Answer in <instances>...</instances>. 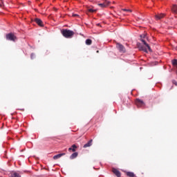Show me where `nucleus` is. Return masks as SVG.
I'll use <instances>...</instances> for the list:
<instances>
[{
	"instance_id": "nucleus-21",
	"label": "nucleus",
	"mask_w": 177,
	"mask_h": 177,
	"mask_svg": "<svg viewBox=\"0 0 177 177\" xmlns=\"http://www.w3.org/2000/svg\"><path fill=\"white\" fill-rule=\"evenodd\" d=\"M172 84H174V85H176V86H177L176 80H172Z\"/></svg>"
},
{
	"instance_id": "nucleus-3",
	"label": "nucleus",
	"mask_w": 177,
	"mask_h": 177,
	"mask_svg": "<svg viewBox=\"0 0 177 177\" xmlns=\"http://www.w3.org/2000/svg\"><path fill=\"white\" fill-rule=\"evenodd\" d=\"M6 38L8 41H12L15 42L17 38L13 35V33H8L6 35Z\"/></svg>"
},
{
	"instance_id": "nucleus-11",
	"label": "nucleus",
	"mask_w": 177,
	"mask_h": 177,
	"mask_svg": "<svg viewBox=\"0 0 177 177\" xmlns=\"http://www.w3.org/2000/svg\"><path fill=\"white\" fill-rule=\"evenodd\" d=\"M171 12H173V13H175L176 15L177 14V5H173L171 7Z\"/></svg>"
},
{
	"instance_id": "nucleus-26",
	"label": "nucleus",
	"mask_w": 177,
	"mask_h": 177,
	"mask_svg": "<svg viewBox=\"0 0 177 177\" xmlns=\"http://www.w3.org/2000/svg\"><path fill=\"white\" fill-rule=\"evenodd\" d=\"M97 53H99V50H97Z\"/></svg>"
},
{
	"instance_id": "nucleus-20",
	"label": "nucleus",
	"mask_w": 177,
	"mask_h": 177,
	"mask_svg": "<svg viewBox=\"0 0 177 177\" xmlns=\"http://www.w3.org/2000/svg\"><path fill=\"white\" fill-rule=\"evenodd\" d=\"M146 38V35L143 34L140 35V39H145Z\"/></svg>"
},
{
	"instance_id": "nucleus-19",
	"label": "nucleus",
	"mask_w": 177,
	"mask_h": 177,
	"mask_svg": "<svg viewBox=\"0 0 177 177\" xmlns=\"http://www.w3.org/2000/svg\"><path fill=\"white\" fill-rule=\"evenodd\" d=\"M122 10L123 12H132V10L125 9V8L122 9Z\"/></svg>"
},
{
	"instance_id": "nucleus-1",
	"label": "nucleus",
	"mask_w": 177,
	"mask_h": 177,
	"mask_svg": "<svg viewBox=\"0 0 177 177\" xmlns=\"http://www.w3.org/2000/svg\"><path fill=\"white\" fill-rule=\"evenodd\" d=\"M61 33L65 38H73L74 37V31L71 30L62 29Z\"/></svg>"
},
{
	"instance_id": "nucleus-7",
	"label": "nucleus",
	"mask_w": 177,
	"mask_h": 177,
	"mask_svg": "<svg viewBox=\"0 0 177 177\" xmlns=\"http://www.w3.org/2000/svg\"><path fill=\"white\" fill-rule=\"evenodd\" d=\"M140 41H142V44H144L146 48H147L149 52H151V48H150V46L149 45V44L146 42V40L145 39H140Z\"/></svg>"
},
{
	"instance_id": "nucleus-16",
	"label": "nucleus",
	"mask_w": 177,
	"mask_h": 177,
	"mask_svg": "<svg viewBox=\"0 0 177 177\" xmlns=\"http://www.w3.org/2000/svg\"><path fill=\"white\" fill-rule=\"evenodd\" d=\"M127 175L129 177H135V174H133V172L129 171L127 173Z\"/></svg>"
},
{
	"instance_id": "nucleus-24",
	"label": "nucleus",
	"mask_w": 177,
	"mask_h": 177,
	"mask_svg": "<svg viewBox=\"0 0 177 177\" xmlns=\"http://www.w3.org/2000/svg\"><path fill=\"white\" fill-rule=\"evenodd\" d=\"M97 26H100V24H97Z\"/></svg>"
},
{
	"instance_id": "nucleus-10",
	"label": "nucleus",
	"mask_w": 177,
	"mask_h": 177,
	"mask_svg": "<svg viewBox=\"0 0 177 177\" xmlns=\"http://www.w3.org/2000/svg\"><path fill=\"white\" fill-rule=\"evenodd\" d=\"M63 156H66V153H59L57 155H55L53 156V160H58V158H60L61 157H63Z\"/></svg>"
},
{
	"instance_id": "nucleus-6",
	"label": "nucleus",
	"mask_w": 177,
	"mask_h": 177,
	"mask_svg": "<svg viewBox=\"0 0 177 177\" xmlns=\"http://www.w3.org/2000/svg\"><path fill=\"white\" fill-rule=\"evenodd\" d=\"M165 17V14H156L155 15V19L156 20H161V19H164Z\"/></svg>"
},
{
	"instance_id": "nucleus-9",
	"label": "nucleus",
	"mask_w": 177,
	"mask_h": 177,
	"mask_svg": "<svg viewBox=\"0 0 177 177\" xmlns=\"http://www.w3.org/2000/svg\"><path fill=\"white\" fill-rule=\"evenodd\" d=\"M93 143V140H92V139L90 140L87 143H86L83 146L84 149H86L87 147H91V146H92Z\"/></svg>"
},
{
	"instance_id": "nucleus-13",
	"label": "nucleus",
	"mask_w": 177,
	"mask_h": 177,
	"mask_svg": "<svg viewBox=\"0 0 177 177\" xmlns=\"http://www.w3.org/2000/svg\"><path fill=\"white\" fill-rule=\"evenodd\" d=\"M140 50H142L143 52H145L146 53H147V48L143 46H138Z\"/></svg>"
},
{
	"instance_id": "nucleus-4",
	"label": "nucleus",
	"mask_w": 177,
	"mask_h": 177,
	"mask_svg": "<svg viewBox=\"0 0 177 177\" xmlns=\"http://www.w3.org/2000/svg\"><path fill=\"white\" fill-rule=\"evenodd\" d=\"M136 104L138 106V107H143L145 106V102L139 98H137L136 100Z\"/></svg>"
},
{
	"instance_id": "nucleus-25",
	"label": "nucleus",
	"mask_w": 177,
	"mask_h": 177,
	"mask_svg": "<svg viewBox=\"0 0 177 177\" xmlns=\"http://www.w3.org/2000/svg\"><path fill=\"white\" fill-rule=\"evenodd\" d=\"M2 7V5L1 4H0V8H1Z\"/></svg>"
},
{
	"instance_id": "nucleus-15",
	"label": "nucleus",
	"mask_w": 177,
	"mask_h": 177,
	"mask_svg": "<svg viewBox=\"0 0 177 177\" xmlns=\"http://www.w3.org/2000/svg\"><path fill=\"white\" fill-rule=\"evenodd\" d=\"M77 149V145H73L71 147L68 148V151H75V149Z\"/></svg>"
},
{
	"instance_id": "nucleus-14",
	"label": "nucleus",
	"mask_w": 177,
	"mask_h": 177,
	"mask_svg": "<svg viewBox=\"0 0 177 177\" xmlns=\"http://www.w3.org/2000/svg\"><path fill=\"white\" fill-rule=\"evenodd\" d=\"M10 177H21L19 173L17 172H12L10 174Z\"/></svg>"
},
{
	"instance_id": "nucleus-12",
	"label": "nucleus",
	"mask_w": 177,
	"mask_h": 177,
	"mask_svg": "<svg viewBox=\"0 0 177 177\" xmlns=\"http://www.w3.org/2000/svg\"><path fill=\"white\" fill-rule=\"evenodd\" d=\"M77 157H78V152H75L70 156V158L71 160H74V158H77Z\"/></svg>"
},
{
	"instance_id": "nucleus-17",
	"label": "nucleus",
	"mask_w": 177,
	"mask_h": 177,
	"mask_svg": "<svg viewBox=\"0 0 177 177\" xmlns=\"http://www.w3.org/2000/svg\"><path fill=\"white\" fill-rule=\"evenodd\" d=\"M98 5L101 8H106V6H108L109 3H99Z\"/></svg>"
},
{
	"instance_id": "nucleus-18",
	"label": "nucleus",
	"mask_w": 177,
	"mask_h": 177,
	"mask_svg": "<svg viewBox=\"0 0 177 177\" xmlns=\"http://www.w3.org/2000/svg\"><path fill=\"white\" fill-rule=\"evenodd\" d=\"M86 45H92V40L90 39H87L86 40Z\"/></svg>"
},
{
	"instance_id": "nucleus-5",
	"label": "nucleus",
	"mask_w": 177,
	"mask_h": 177,
	"mask_svg": "<svg viewBox=\"0 0 177 177\" xmlns=\"http://www.w3.org/2000/svg\"><path fill=\"white\" fill-rule=\"evenodd\" d=\"M35 23H37V24H38V26H39L40 27H44V22H42V20H41V19L39 18H35L34 19Z\"/></svg>"
},
{
	"instance_id": "nucleus-22",
	"label": "nucleus",
	"mask_w": 177,
	"mask_h": 177,
	"mask_svg": "<svg viewBox=\"0 0 177 177\" xmlns=\"http://www.w3.org/2000/svg\"><path fill=\"white\" fill-rule=\"evenodd\" d=\"M72 16L73 17H78V15L77 14H73Z\"/></svg>"
},
{
	"instance_id": "nucleus-2",
	"label": "nucleus",
	"mask_w": 177,
	"mask_h": 177,
	"mask_svg": "<svg viewBox=\"0 0 177 177\" xmlns=\"http://www.w3.org/2000/svg\"><path fill=\"white\" fill-rule=\"evenodd\" d=\"M116 48L120 53H125V52H127L125 46H124L122 44L120 43H116Z\"/></svg>"
},
{
	"instance_id": "nucleus-23",
	"label": "nucleus",
	"mask_w": 177,
	"mask_h": 177,
	"mask_svg": "<svg viewBox=\"0 0 177 177\" xmlns=\"http://www.w3.org/2000/svg\"><path fill=\"white\" fill-rule=\"evenodd\" d=\"M88 11L91 12V13H93V12H95V10H93V9H89Z\"/></svg>"
},
{
	"instance_id": "nucleus-8",
	"label": "nucleus",
	"mask_w": 177,
	"mask_h": 177,
	"mask_svg": "<svg viewBox=\"0 0 177 177\" xmlns=\"http://www.w3.org/2000/svg\"><path fill=\"white\" fill-rule=\"evenodd\" d=\"M112 172L117 176V177H121V172L115 168L112 169Z\"/></svg>"
}]
</instances>
